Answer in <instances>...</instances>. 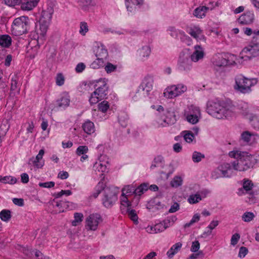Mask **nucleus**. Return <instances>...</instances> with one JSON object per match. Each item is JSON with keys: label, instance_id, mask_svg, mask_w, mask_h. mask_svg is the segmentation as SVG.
<instances>
[{"label": "nucleus", "instance_id": "obj_17", "mask_svg": "<svg viewBox=\"0 0 259 259\" xmlns=\"http://www.w3.org/2000/svg\"><path fill=\"white\" fill-rule=\"evenodd\" d=\"M209 192L207 190H204L198 192L195 194L191 195L189 198L188 201L191 204H195L199 202L202 199L205 198Z\"/></svg>", "mask_w": 259, "mask_h": 259}, {"label": "nucleus", "instance_id": "obj_63", "mask_svg": "<svg viewBox=\"0 0 259 259\" xmlns=\"http://www.w3.org/2000/svg\"><path fill=\"white\" fill-rule=\"evenodd\" d=\"M248 249L245 247H241L239 249L238 256L240 258H243L247 254Z\"/></svg>", "mask_w": 259, "mask_h": 259}, {"label": "nucleus", "instance_id": "obj_6", "mask_svg": "<svg viewBox=\"0 0 259 259\" xmlns=\"http://www.w3.org/2000/svg\"><path fill=\"white\" fill-rule=\"evenodd\" d=\"M103 192V204L106 208H110L117 200V195L119 192V189L116 187L109 186L105 188Z\"/></svg>", "mask_w": 259, "mask_h": 259}, {"label": "nucleus", "instance_id": "obj_32", "mask_svg": "<svg viewBox=\"0 0 259 259\" xmlns=\"http://www.w3.org/2000/svg\"><path fill=\"white\" fill-rule=\"evenodd\" d=\"M12 42L11 37L9 35H2L0 36V45L4 48H9Z\"/></svg>", "mask_w": 259, "mask_h": 259}, {"label": "nucleus", "instance_id": "obj_58", "mask_svg": "<svg viewBox=\"0 0 259 259\" xmlns=\"http://www.w3.org/2000/svg\"><path fill=\"white\" fill-rule=\"evenodd\" d=\"M253 185L251 181L248 180L244 181L243 184V189L246 191H249L251 190Z\"/></svg>", "mask_w": 259, "mask_h": 259}, {"label": "nucleus", "instance_id": "obj_64", "mask_svg": "<svg viewBox=\"0 0 259 259\" xmlns=\"http://www.w3.org/2000/svg\"><path fill=\"white\" fill-rule=\"evenodd\" d=\"M38 185L40 187L50 188L54 187L55 183L54 182H48L40 183Z\"/></svg>", "mask_w": 259, "mask_h": 259}, {"label": "nucleus", "instance_id": "obj_51", "mask_svg": "<svg viewBox=\"0 0 259 259\" xmlns=\"http://www.w3.org/2000/svg\"><path fill=\"white\" fill-rule=\"evenodd\" d=\"M88 147L86 146H79L76 149V153L77 155L80 156L88 153Z\"/></svg>", "mask_w": 259, "mask_h": 259}, {"label": "nucleus", "instance_id": "obj_24", "mask_svg": "<svg viewBox=\"0 0 259 259\" xmlns=\"http://www.w3.org/2000/svg\"><path fill=\"white\" fill-rule=\"evenodd\" d=\"M224 177H230L233 175V169L230 164L224 163L219 166Z\"/></svg>", "mask_w": 259, "mask_h": 259}, {"label": "nucleus", "instance_id": "obj_49", "mask_svg": "<svg viewBox=\"0 0 259 259\" xmlns=\"http://www.w3.org/2000/svg\"><path fill=\"white\" fill-rule=\"evenodd\" d=\"M204 158V155L201 153L195 151L193 153L192 160L194 162H199Z\"/></svg>", "mask_w": 259, "mask_h": 259}, {"label": "nucleus", "instance_id": "obj_26", "mask_svg": "<svg viewBox=\"0 0 259 259\" xmlns=\"http://www.w3.org/2000/svg\"><path fill=\"white\" fill-rule=\"evenodd\" d=\"M151 48L149 46H145L140 49L138 51L139 56L141 60L144 61L150 56Z\"/></svg>", "mask_w": 259, "mask_h": 259}, {"label": "nucleus", "instance_id": "obj_18", "mask_svg": "<svg viewBox=\"0 0 259 259\" xmlns=\"http://www.w3.org/2000/svg\"><path fill=\"white\" fill-rule=\"evenodd\" d=\"M70 102V96L68 93L64 92L61 94L60 98L57 100L56 103L58 107L64 109L69 105Z\"/></svg>", "mask_w": 259, "mask_h": 259}, {"label": "nucleus", "instance_id": "obj_61", "mask_svg": "<svg viewBox=\"0 0 259 259\" xmlns=\"http://www.w3.org/2000/svg\"><path fill=\"white\" fill-rule=\"evenodd\" d=\"M251 124L254 128L259 130V116L253 117L251 120Z\"/></svg>", "mask_w": 259, "mask_h": 259}, {"label": "nucleus", "instance_id": "obj_14", "mask_svg": "<svg viewBox=\"0 0 259 259\" xmlns=\"http://www.w3.org/2000/svg\"><path fill=\"white\" fill-rule=\"evenodd\" d=\"M212 62L214 66L220 67L226 66L231 64L226 56L223 54L214 56L212 59Z\"/></svg>", "mask_w": 259, "mask_h": 259}, {"label": "nucleus", "instance_id": "obj_35", "mask_svg": "<svg viewBox=\"0 0 259 259\" xmlns=\"http://www.w3.org/2000/svg\"><path fill=\"white\" fill-rule=\"evenodd\" d=\"M167 30L170 32V35L173 37H177L178 36V33L179 32L181 34H182L184 38L190 40L189 37L186 35L184 33H181L174 27L169 26Z\"/></svg>", "mask_w": 259, "mask_h": 259}, {"label": "nucleus", "instance_id": "obj_62", "mask_svg": "<svg viewBox=\"0 0 259 259\" xmlns=\"http://www.w3.org/2000/svg\"><path fill=\"white\" fill-rule=\"evenodd\" d=\"M240 238V236L239 234H234L231 237V244L233 245H235L238 243Z\"/></svg>", "mask_w": 259, "mask_h": 259}, {"label": "nucleus", "instance_id": "obj_16", "mask_svg": "<svg viewBox=\"0 0 259 259\" xmlns=\"http://www.w3.org/2000/svg\"><path fill=\"white\" fill-rule=\"evenodd\" d=\"M44 154V150H40L38 154L36 156L35 158L32 157L30 159V162H31V163L34 167L37 168H42L45 164V161L42 160V157Z\"/></svg>", "mask_w": 259, "mask_h": 259}, {"label": "nucleus", "instance_id": "obj_43", "mask_svg": "<svg viewBox=\"0 0 259 259\" xmlns=\"http://www.w3.org/2000/svg\"><path fill=\"white\" fill-rule=\"evenodd\" d=\"M65 78L62 73L57 74L55 77L56 84L58 86H62L64 84Z\"/></svg>", "mask_w": 259, "mask_h": 259}, {"label": "nucleus", "instance_id": "obj_27", "mask_svg": "<svg viewBox=\"0 0 259 259\" xmlns=\"http://www.w3.org/2000/svg\"><path fill=\"white\" fill-rule=\"evenodd\" d=\"M39 0H31L26 2H24L21 4V8L24 11H30L35 7Z\"/></svg>", "mask_w": 259, "mask_h": 259}, {"label": "nucleus", "instance_id": "obj_37", "mask_svg": "<svg viewBox=\"0 0 259 259\" xmlns=\"http://www.w3.org/2000/svg\"><path fill=\"white\" fill-rule=\"evenodd\" d=\"M106 59L103 58H97L96 60L92 62L91 66L92 68L97 69L102 67L104 64Z\"/></svg>", "mask_w": 259, "mask_h": 259}, {"label": "nucleus", "instance_id": "obj_25", "mask_svg": "<svg viewBox=\"0 0 259 259\" xmlns=\"http://www.w3.org/2000/svg\"><path fill=\"white\" fill-rule=\"evenodd\" d=\"M95 55L97 58H103L106 60L108 57L107 50L103 45L98 46L95 50Z\"/></svg>", "mask_w": 259, "mask_h": 259}, {"label": "nucleus", "instance_id": "obj_53", "mask_svg": "<svg viewBox=\"0 0 259 259\" xmlns=\"http://www.w3.org/2000/svg\"><path fill=\"white\" fill-rule=\"evenodd\" d=\"M88 26L87 25V23L84 22H81L80 23V29H79V33L82 35H84L88 31Z\"/></svg>", "mask_w": 259, "mask_h": 259}, {"label": "nucleus", "instance_id": "obj_2", "mask_svg": "<svg viewBox=\"0 0 259 259\" xmlns=\"http://www.w3.org/2000/svg\"><path fill=\"white\" fill-rule=\"evenodd\" d=\"M229 155L232 158L236 159L232 163L233 168L234 170L240 171H245L252 166L251 162L252 156L246 152L240 151H232L229 152Z\"/></svg>", "mask_w": 259, "mask_h": 259}, {"label": "nucleus", "instance_id": "obj_55", "mask_svg": "<svg viewBox=\"0 0 259 259\" xmlns=\"http://www.w3.org/2000/svg\"><path fill=\"white\" fill-rule=\"evenodd\" d=\"M211 177L214 179L224 177L219 166L212 172Z\"/></svg>", "mask_w": 259, "mask_h": 259}, {"label": "nucleus", "instance_id": "obj_40", "mask_svg": "<svg viewBox=\"0 0 259 259\" xmlns=\"http://www.w3.org/2000/svg\"><path fill=\"white\" fill-rule=\"evenodd\" d=\"M183 179L180 176H175L170 182V185L172 187L177 188L182 185Z\"/></svg>", "mask_w": 259, "mask_h": 259}, {"label": "nucleus", "instance_id": "obj_31", "mask_svg": "<svg viewBox=\"0 0 259 259\" xmlns=\"http://www.w3.org/2000/svg\"><path fill=\"white\" fill-rule=\"evenodd\" d=\"M143 0H125V5L128 11L132 12L136 6L141 5Z\"/></svg>", "mask_w": 259, "mask_h": 259}, {"label": "nucleus", "instance_id": "obj_48", "mask_svg": "<svg viewBox=\"0 0 259 259\" xmlns=\"http://www.w3.org/2000/svg\"><path fill=\"white\" fill-rule=\"evenodd\" d=\"M184 133L185 134L184 135V139L185 141L187 143H191L194 139V135L189 131H185Z\"/></svg>", "mask_w": 259, "mask_h": 259}, {"label": "nucleus", "instance_id": "obj_47", "mask_svg": "<svg viewBox=\"0 0 259 259\" xmlns=\"http://www.w3.org/2000/svg\"><path fill=\"white\" fill-rule=\"evenodd\" d=\"M255 217L254 214L251 212H246L242 216V220L245 222H249Z\"/></svg>", "mask_w": 259, "mask_h": 259}, {"label": "nucleus", "instance_id": "obj_10", "mask_svg": "<svg viewBox=\"0 0 259 259\" xmlns=\"http://www.w3.org/2000/svg\"><path fill=\"white\" fill-rule=\"evenodd\" d=\"M109 164V158L106 155H101L98 160L94 163L93 169L96 171L105 172Z\"/></svg>", "mask_w": 259, "mask_h": 259}, {"label": "nucleus", "instance_id": "obj_11", "mask_svg": "<svg viewBox=\"0 0 259 259\" xmlns=\"http://www.w3.org/2000/svg\"><path fill=\"white\" fill-rule=\"evenodd\" d=\"M257 37L253 36L252 37V45L249 46L248 47L245 48L243 50V52L251 56V57H255L259 55V42H256Z\"/></svg>", "mask_w": 259, "mask_h": 259}, {"label": "nucleus", "instance_id": "obj_12", "mask_svg": "<svg viewBox=\"0 0 259 259\" xmlns=\"http://www.w3.org/2000/svg\"><path fill=\"white\" fill-rule=\"evenodd\" d=\"M254 20L255 16L253 12L248 11L239 17L238 21L242 25H250L253 23Z\"/></svg>", "mask_w": 259, "mask_h": 259}, {"label": "nucleus", "instance_id": "obj_50", "mask_svg": "<svg viewBox=\"0 0 259 259\" xmlns=\"http://www.w3.org/2000/svg\"><path fill=\"white\" fill-rule=\"evenodd\" d=\"M83 215L81 213H74V220L72 221V224L74 226H76L78 223L82 221Z\"/></svg>", "mask_w": 259, "mask_h": 259}, {"label": "nucleus", "instance_id": "obj_29", "mask_svg": "<svg viewBox=\"0 0 259 259\" xmlns=\"http://www.w3.org/2000/svg\"><path fill=\"white\" fill-rule=\"evenodd\" d=\"M182 244L181 242H178L173 245L167 251L166 254L169 258H172L182 247Z\"/></svg>", "mask_w": 259, "mask_h": 259}, {"label": "nucleus", "instance_id": "obj_60", "mask_svg": "<svg viewBox=\"0 0 259 259\" xmlns=\"http://www.w3.org/2000/svg\"><path fill=\"white\" fill-rule=\"evenodd\" d=\"M200 243L198 241L196 240L195 241H193L192 243V245L190 250L192 252H195L198 251V250L200 248Z\"/></svg>", "mask_w": 259, "mask_h": 259}, {"label": "nucleus", "instance_id": "obj_36", "mask_svg": "<svg viewBox=\"0 0 259 259\" xmlns=\"http://www.w3.org/2000/svg\"><path fill=\"white\" fill-rule=\"evenodd\" d=\"M11 218V211L7 209H3L0 212V218L4 222H8Z\"/></svg>", "mask_w": 259, "mask_h": 259}, {"label": "nucleus", "instance_id": "obj_7", "mask_svg": "<svg viewBox=\"0 0 259 259\" xmlns=\"http://www.w3.org/2000/svg\"><path fill=\"white\" fill-rule=\"evenodd\" d=\"M184 116L189 123L192 124H196L201 116L200 109L195 105H188L184 110Z\"/></svg>", "mask_w": 259, "mask_h": 259}, {"label": "nucleus", "instance_id": "obj_19", "mask_svg": "<svg viewBox=\"0 0 259 259\" xmlns=\"http://www.w3.org/2000/svg\"><path fill=\"white\" fill-rule=\"evenodd\" d=\"M211 7H206L205 6H200L196 8L193 11V15L199 19L204 18L206 16L207 12L211 11Z\"/></svg>", "mask_w": 259, "mask_h": 259}, {"label": "nucleus", "instance_id": "obj_52", "mask_svg": "<svg viewBox=\"0 0 259 259\" xmlns=\"http://www.w3.org/2000/svg\"><path fill=\"white\" fill-rule=\"evenodd\" d=\"M253 136H254V134L248 131H245L242 134L241 138L244 141L249 142L250 141L251 137Z\"/></svg>", "mask_w": 259, "mask_h": 259}, {"label": "nucleus", "instance_id": "obj_1", "mask_svg": "<svg viewBox=\"0 0 259 259\" xmlns=\"http://www.w3.org/2000/svg\"><path fill=\"white\" fill-rule=\"evenodd\" d=\"M207 112L212 116L222 119L240 114L247 116L250 114L249 106L247 103L241 102L236 107L231 102L209 101L207 103Z\"/></svg>", "mask_w": 259, "mask_h": 259}, {"label": "nucleus", "instance_id": "obj_8", "mask_svg": "<svg viewBox=\"0 0 259 259\" xmlns=\"http://www.w3.org/2000/svg\"><path fill=\"white\" fill-rule=\"evenodd\" d=\"M187 90V87L182 83L171 85L165 89L163 95L167 98L172 99L183 94L186 92Z\"/></svg>", "mask_w": 259, "mask_h": 259}, {"label": "nucleus", "instance_id": "obj_56", "mask_svg": "<svg viewBox=\"0 0 259 259\" xmlns=\"http://www.w3.org/2000/svg\"><path fill=\"white\" fill-rule=\"evenodd\" d=\"M117 68L116 65H114L111 63H107L105 67V70L107 73H109L114 72Z\"/></svg>", "mask_w": 259, "mask_h": 259}, {"label": "nucleus", "instance_id": "obj_23", "mask_svg": "<svg viewBox=\"0 0 259 259\" xmlns=\"http://www.w3.org/2000/svg\"><path fill=\"white\" fill-rule=\"evenodd\" d=\"M153 82L154 79L152 76L149 75L146 76L141 84L143 91H145L147 93L150 92L153 89Z\"/></svg>", "mask_w": 259, "mask_h": 259}, {"label": "nucleus", "instance_id": "obj_39", "mask_svg": "<svg viewBox=\"0 0 259 259\" xmlns=\"http://www.w3.org/2000/svg\"><path fill=\"white\" fill-rule=\"evenodd\" d=\"M147 190L148 185L144 183L135 189L134 193L136 195L140 196Z\"/></svg>", "mask_w": 259, "mask_h": 259}, {"label": "nucleus", "instance_id": "obj_13", "mask_svg": "<svg viewBox=\"0 0 259 259\" xmlns=\"http://www.w3.org/2000/svg\"><path fill=\"white\" fill-rule=\"evenodd\" d=\"M187 32L197 41H205V37L199 26H194L188 28Z\"/></svg>", "mask_w": 259, "mask_h": 259}, {"label": "nucleus", "instance_id": "obj_28", "mask_svg": "<svg viewBox=\"0 0 259 259\" xmlns=\"http://www.w3.org/2000/svg\"><path fill=\"white\" fill-rule=\"evenodd\" d=\"M84 132L87 134L91 135L95 131L94 123L90 121H86L82 125Z\"/></svg>", "mask_w": 259, "mask_h": 259}, {"label": "nucleus", "instance_id": "obj_57", "mask_svg": "<svg viewBox=\"0 0 259 259\" xmlns=\"http://www.w3.org/2000/svg\"><path fill=\"white\" fill-rule=\"evenodd\" d=\"M167 227H168V225L164 226L163 223L157 224L155 225L154 229L155 230V233H160L164 231Z\"/></svg>", "mask_w": 259, "mask_h": 259}, {"label": "nucleus", "instance_id": "obj_38", "mask_svg": "<svg viewBox=\"0 0 259 259\" xmlns=\"http://www.w3.org/2000/svg\"><path fill=\"white\" fill-rule=\"evenodd\" d=\"M126 212L128 213L129 218L135 223H138V217L136 211L131 208V207L127 208Z\"/></svg>", "mask_w": 259, "mask_h": 259}, {"label": "nucleus", "instance_id": "obj_22", "mask_svg": "<svg viewBox=\"0 0 259 259\" xmlns=\"http://www.w3.org/2000/svg\"><path fill=\"white\" fill-rule=\"evenodd\" d=\"M194 51L191 56L192 61L196 62L202 59L204 57V51L202 48L199 45L194 47Z\"/></svg>", "mask_w": 259, "mask_h": 259}, {"label": "nucleus", "instance_id": "obj_41", "mask_svg": "<svg viewBox=\"0 0 259 259\" xmlns=\"http://www.w3.org/2000/svg\"><path fill=\"white\" fill-rule=\"evenodd\" d=\"M0 182L5 184H14L16 183L17 180L15 178L11 176H6L1 177Z\"/></svg>", "mask_w": 259, "mask_h": 259}, {"label": "nucleus", "instance_id": "obj_15", "mask_svg": "<svg viewBox=\"0 0 259 259\" xmlns=\"http://www.w3.org/2000/svg\"><path fill=\"white\" fill-rule=\"evenodd\" d=\"M53 13L54 10L52 7H48L46 9L43 10L39 19V23L50 24Z\"/></svg>", "mask_w": 259, "mask_h": 259}, {"label": "nucleus", "instance_id": "obj_3", "mask_svg": "<svg viewBox=\"0 0 259 259\" xmlns=\"http://www.w3.org/2000/svg\"><path fill=\"white\" fill-rule=\"evenodd\" d=\"M257 80L256 78H248L240 74L235 78L234 89L240 93L246 94L251 92V88L256 84Z\"/></svg>", "mask_w": 259, "mask_h": 259}, {"label": "nucleus", "instance_id": "obj_21", "mask_svg": "<svg viewBox=\"0 0 259 259\" xmlns=\"http://www.w3.org/2000/svg\"><path fill=\"white\" fill-rule=\"evenodd\" d=\"M39 49V46L37 41L35 40L30 42L27 47V54L30 58L32 59L37 54Z\"/></svg>", "mask_w": 259, "mask_h": 259}, {"label": "nucleus", "instance_id": "obj_34", "mask_svg": "<svg viewBox=\"0 0 259 259\" xmlns=\"http://www.w3.org/2000/svg\"><path fill=\"white\" fill-rule=\"evenodd\" d=\"M39 28L38 30V34L41 37H44L47 33L50 24L45 23H39Z\"/></svg>", "mask_w": 259, "mask_h": 259}, {"label": "nucleus", "instance_id": "obj_33", "mask_svg": "<svg viewBox=\"0 0 259 259\" xmlns=\"http://www.w3.org/2000/svg\"><path fill=\"white\" fill-rule=\"evenodd\" d=\"M18 79L19 77L17 75H15L12 77L11 80V91H17L18 93H19L20 88L18 84Z\"/></svg>", "mask_w": 259, "mask_h": 259}, {"label": "nucleus", "instance_id": "obj_42", "mask_svg": "<svg viewBox=\"0 0 259 259\" xmlns=\"http://www.w3.org/2000/svg\"><path fill=\"white\" fill-rule=\"evenodd\" d=\"M120 204L121 209H123V207H125L127 209L131 206V203L128 201L127 196L123 194H122L120 197Z\"/></svg>", "mask_w": 259, "mask_h": 259}, {"label": "nucleus", "instance_id": "obj_46", "mask_svg": "<svg viewBox=\"0 0 259 259\" xmlns=\"http://www.w3.org/2000/svg\"><path fill=\"white\" fill-rule=\"evenodd\" d=\"M9 130V126L6 123H1L0 124V137L3 138L5 137Z\"/></svg>", "mask_w": 259, "mask_h": 259}, {"label": "nucleus", "instance_id": "obj_9", "mask_svg": "<svg viewBox=\"0 0 259 259\" xmlns=\"http://www.w3.org/2000/svg\"><path fill=\"white\" fill-rule=\"evenodd\" d=\"M102 222V219L99 214H91L86 219L85 228L87 230L96 231Z\"/></svg>", "mask_w": 259, "mask_h": 259}, {"label": "nucleus", "instance_id": "obj_44", "mask_svg": "<svg viewBox=\"0 0 259 259\" xmlns=\"http://www.w3.org/2000/svg\"><path fill=\"white\" fill-rule=\"evenodd\" d=\"M98 107L99 110L103 113H105L109 108L110 105L108 102L106 101H103L98 104Z\"/></svg>", "mask_w": 259, "mask_h": 259}, {"label": "nucleus", "instance_id": "obj_54", "mask_svg": "<svg viewBox=\"0 0 259 259\" xmlns=\"http://www.w3.org/2000/svg\"><path fill=\"white\" fill-rule=\"evenodd\" d=\"M135 189L131 186H126L122 189V194L128 196L131 193H134Z\"/></svg>", "mask_w": 259, "mask_h": 259}, {"label": "nucleus", "instance_id": "obj_30", "mask_svg": "<svg viewBox=\"0 0 259 259\" xmlns=\"http://www.w3.org/2000/svg\"><path fill=\"white\" fill-rule=\"evenodd\" d=\"M54 206L56 208V211L57 212H62L64 211V208L66 206H69V204L66 202L63 201H56L55 199L53 201Z\"/></svg>", "mask_w": 259, "mask_h": 259}, {"label": "nucleus", "instance_id": "obj_45", "mask_svg": "<svg viewBox=\"0 0 259 259\" xmlns=\"http://www.w3.org/2000/svg\"><path fill=\"white\" fill-rule=\"evenodd\" d=\"M200 215L198 213L195 214L191 221L184 225V227L185 228H189L192 226L194 223L198 222L200 220Z\"/></svg>", "mask_w": 259, "mask_h": 259}, {"label": "nucleus", "instance_id": "obj_20", "mask_svg": "<svg viewBox=\"0 0 259 259\" xmlns=\"http://www.w3.org/2000/svg\"><path fill=\"white\" fill-rule=\"evenodd\" d=\"M178 65L181 69L189 70L191 67V61L187 56L184 54H181L178 62Z\"/></svg>", "mask_w": 259, "mask_h": 259}, {"label": "nucleus", "instance_id": "obj_5", "mask_svg": "<svg viewBox=\"0 0 259 259\" xmlns=\"http://www.w3.org/2000/svg\"><path fill=\"white\" fill-rule=\"evenodd\" d=\"M29 18L26 16H21L15 18L12 25V33L16 36L21 35L27 32Z\"/></svg>", "mask_w": 259, "mask_h": 259}, {"label": "nucleus", "instance_id": "obj_4", "mask_svg": "<svg viewBox=\"0 0 259 259\" xmlns=\"http://www.w3.org/2000/svg\"><path fill=\"white\" fill-rule=\"evenodd\" d=\"M95 91L91 94L89 99L91 104H95L104 99L107 94L108 87L105 79H101L96 82Z\"/></svg>", "mask_w": 259, "mask_h": 259}, {"label": "nucleus", "instance_id": "obj_59", "mask_svg": "<svg viewBox=\"0 0 259 259\" xmlns=\"http://www.w3.org/2000/svg\"><path fill=\"white\" fill-rule=\"evenodd\" d=\"M72 194V192L70 190H61L60 192L55 193L54 194V196L55 198H58L60 197H61L63 195H65L66 196L70 195Z\"/></svg>", "mask_w": 259, "mask_h": 259}]
</instances>
